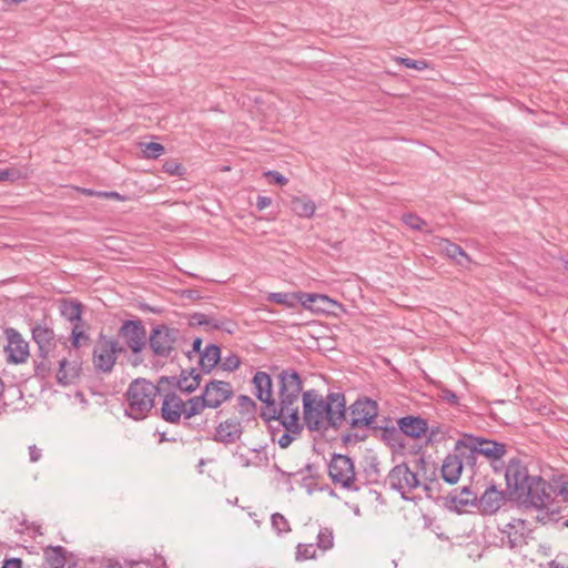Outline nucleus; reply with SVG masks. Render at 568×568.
<instances>
[{
    "instance_id": "nucleus-1",
    "label": "nucleus",
    "mask_w": 568,
    "mask_h": 568,
    "mask_svg": "<svg viewBox=\"0 0 568 568\" xmlns=\"http://www.w3.org/2000/svg\"><path fill=\"white\" fill-rule=\"evenodd\" d=\"M303 419L311 432L337 429L346 419V402L342 393L323 397L316 389L301 392Z\"/></svg>"
},
{
    "instance_id": "nucleus-2",
    "label": "nucleus",
    "mask_w": 568,
    "mask_h": 568,
    "mask_svg": "<svg viewBox=\"0 0 568 568\" xmlns=\"http://www.w3.org/2000/svg\"><path fill=\"white\" fill-rule=\"evenodd\" d=\"M278 402L273 397L272 392V379L271 376L265 372H257L253 377V385L255 388V396L263 402L265 405L261 410V416L264 417H275L283 413L284 409V399H287L285 395H290L288 385L293 386V395L288 398H292V406L298 403L301 397V392L303 390L302 378L297 372L293 369H284L278 376Z\"/></svg>"
},
{
    "instance_id": "nucleus-3",
    "label": "nucleus",
    "mask_w": 568,
    "mask_h": 568,
    "mask_svg": "<svg viewBox=\"0 0 568 568\" xmlns=\"http://www.w3.org/2000/svg\"><path fill=\"white\" fill-rule=\"evenodd\" d=\"M158 395L159 388L153 383L144 378L134 379L125 393V414L136 420L145 418L154 407Z\"/></svg>"
},
{
    "instance_id": "nucleus-4",
    "label": "nucleus",
    "mask_w": 568,
    "mask_h": 568,
    "mask_svg": "<svg viewBox=\"0 0 568 568\" xmlns=\"http://www.w3.org/2000/svg\"><path fill=\"white\" fill-rule=\"evenodd\" d=\"M233 395L230 383L213 379L209 382L200 396L190 398L189 415H199L205 408H217Z\"/></svg>"
},
{
    "instance_id": "nucleus-5",
    "label": "nucleus",
    "mask_w": 568,
    "mask_h": 568,
    "mask_svg": "<svg viewBox=\"0 0 568 568\" xmlns=\"http://www.w3.org/2000/svg\"><path fill=\"white\" fill-rule=\"evenodd\" d=\"M286 390H288L290 395H285V397L290 398L293 395V386L288 385ZM264 419L266 422H277L284 427L285 432L277 439V444L281 448H287L303 429L302 424L300 423L298 403L292 406V398L284 399V409L282 414L276 415L275 417H264Z\"/></svg>"
},
{
    "instance_id": "nucleus-6",
    "label": "nucleus",
    "mask_w": 568,
    "mask_h": 568,
    "mask_svg": "<svg viewBox=\"0 0 568 568\" xmlns=\"http://www.w3.org/2000/svg\"><path fill=\"white\" fill-rule=\"evenodd\" d=\"M123 352L124 348L118 339L100 334L92 351V363L95 371L103 374L111 373L118 356Z\"/></svg>"
},
{
    "instance_id": "nucleus-7",
    "label": "nucleus",
    "mask_w": 568,
    "mask_h": 568,
    "mask_svg": "<svg viewBox=\"0 0 568 568\" xmlns=\"http://www.w3.org/2000/svg\"><path fill=\"white\" fill-rule=\"evenodd\" d=\"M517 496L526 507L542 510L552 503V487L540 476H535Z\"/></svg>"
},
{
    "instance_id": "nucleus-8",
    "label": "nucleus",
    "mask_w": 568,
    "mask_h": 568,
    "mask_svg": "<svg viewBox=\"0 0 568 568\" xmlns=\"http://www.w3.org/2000/svg\"><path fill=\"white\" fill-rule=\"evenodd\" d=\"M386 483L406 500H410L409 494L420 486L417 471L406 463L393 467L387 475Z\"/></svg>"
},
{
    "instance_id": "nucleus-9",
    "label": "nucleus",
    "mask_w": 568,
    "mask_h": 568,
    "mask_svg": "<svg viewBox=\"0 0 568 568\" xmlns=\"http://www.w3.org/2000/svg\"><path fill=\"white\" fill-rule=\"evenodd\" d=\"M328 476L334 485L348 490H357L355 486L356 473L352 458L342 454H334L328 464Z\"/></svg>"
},
{
    "instance_id": "nucleus-10",
    "label": "nucleus",
    "mask_w": 568,
    "mask_h": 568,
    "mask_svg": "<svg viewBox=\"0 0 568 568\" xmlns=\"http://www.w3.org/2000/svg\"><path fill=\"white\" fill-rule=\"evenodd\" d=\"M457 446L469 449L473 454H479L489 460H498L506 455V445L484 437L464 435L457 442Z\"/></svg>"
},
{
    "instance_id": "nucleus-11",
    "label": "nucleus",
    "mask_w": 568,
    "mask_h": 568,
    "mask_svg": "<svg viewBox=\"0 0 568 568\" xmlns=\"http://www.w3.org/2000/svg\"><path fill=\"white\" fill-rule=\"evenodd\" d=\"M179 329L164 324L153 327L149 336V345L153 354L159 357H170L175 349Z\"/></svg>"
},
{
    "instance_id": "nucleus-12",
    "label": "nucleus",
    "mask_w": 568,
    "mask_h": 568,
    "mask_svg": "<svg viewBox=\"0 0 568 568\" xmlns=\"http://www.w3.org/2000/svg\"><path fill=\"white\" fill-rule=\"evenodd\" d=\"M378 407L376 402L369 398H361L349 407L347 422L353 428H363L371 426L377 417Z\"/></svg>"
},
{
    "instance_id": "nucleus-13",
    "label": "nucleus",
    "mask_w": 568,
    "mask_h": 568,
    "mask_svg": "<svg viewBox=\"0 0 568 568\" xmlns=\"http://www.w3.org/2000/svg\"><path fill=\"white\" fill-rule=\"evenodd\" d=\"M531 534L526 520L515 518L500 529V539L504 545L509 548H521L527 545V540Z\"/></svg>"
},
{
    "instance_id": "nucleus-14",
    "label": "nucleus",
    "mask_w": 568,
    "mask_h": 568,
    "mask_svg": "<svg viewBox=\"0 0 568 568\" xmlns=\"http://www.w3.org/2000/svg\"><path fill=\"white\" fill-rule=\"evenodd\" d=\"M4 334L8 339V344L4 346L7 362L10 364L26 363L30 355L28 342L12 327L6 328Z\"/></svg>"
},
{
    "instance_id": "nucleus-15",
    "label": "nucleus",
    "mask_w": 568,
    "mask_h": 568,
    "mask_svg": "<svg viewBox=\"0 0 568 568\" xmlns=\"http://www.w3.org/2000/svg\"><path fill=\"white\" fill-rule=\"evenodd\" d=\"M190 409V399L184 402L180 396L175 393H169L164 396L162 407H161V417L171 424H176L184 417L185 419H190L195 415H189Z\"/></svg>"
},
{
    "instance_id": "nucleus-16",
    "label": "nucleus",
    "mask_w": 568,
    "mask_h": 568,
    "mask_svg": "<svg viewBox=\"0 0 568 568\" xmlns=\"http://www.w3.org/2000/svg\"><path fill=\"white\" fill-rule=\"evenodd\" d=\"M119 335L134 354L141 353L145 347L146 331L140 320L123 322L119 329Z\"/></svg>"
},
{
    "instance_id": "nucleus-17",
    "label": "nucleus",
    "mask_w": 568,
    "mask_h": 568,
    "mask_svg": "<svg viewBox=\"0 0 568 568\" xmlns=\"http://www.w3.org/2000/svg\"><path fill=\"white\" fill-rule=\"evenodd\" d=\"M267 301L278 304L285 305L286 307L293 308L297 304H302L304 307L311 308L313 303L317 301L331 302V300L325 295L313 294V293H270L267 296Z\"/></svg>"
},
{
    "instance_id": "nucleus-18",
    "label": "nucleus",
    "mask_w": 568,
    "mask_h": 568,
    "mask_svg": "<svg viewBox=\"0 0 568 568\" xmlns=\"http://www.w3.org/2000/svg\"><path fill=\"white\" fill-rule=\"evenodd\" d=\"M32 339L38 345L39 356L47 358L57 346L55 334L47 322H37L31 329Z\"/></svg>"
},
{
    "instance_id": "nucleus-19",
    "label": "nucleus",
    "mask_w": 568,
    "mask_h": 568,
    "mask_svg": "<svg viewBox=\"0 0 568 568\" xmlns=\"http://www.w3.org/2000/svg\"><path fill=\"white\" fill-rule=\"evenodd\" d=\"M535 476L528 474L527 467L519 459H510L505 471V479L508 488H511L516 495Z\"/></svg>"
},
{
    "instance_id": "nucleus-20",
    "label": "nucleus",
    "mask_w": 568,
    "mask_h": 568,
    "mask_svg": "<svg viewBox=\"0 0 568 568\" xmlns=\"http://www.w3.org/2000/svg\"><path fill=\"white\" fill-rule=\"evenodd\" d=\"M506 500V493L497 489L495 485H490L478 498L477 507L483 514L493 515L501 508Z\"/></svg>"
},
{
    "instance_id": "nucleus-21",
    "label": "nucleus",
    "mask_w": 568,
    "mask_h": 568,
    "mask_svg": "<svg viewBox=\"0 0 568 568\" xmlns=\"http://www.w3.org/2000/svg\"><path fill=\"white\" fill-rule=\"evenodd\" d=\"M242 434V425L237 418H229L216 428L215 439L217 442L230 444L236 442Z\"/></svg>"
},
{
    "instance_id": "nucleus-22",
    "label": "nucleus",
    "mask_w": 568,
    "mask_h": 568,
    "mask_svg": "<svg viewBox=\"0 0 568 568\" xmlns=\"http://www.w3.org/2000/svg\"><path fill=\"white\" fill-rule=\"evenodd\" d=\"M399 429L412 438H419L426 434L428 426L426 419L415 416H405L397 422Z\"/></svg>"
},
{
    "instance_id": "nucleus-23",
    "label": "nucleus",
    "mask_w": 568,
    "mask_h": 568,
    "mask_svg": "<svg viewBox=\"0 0 568 568\" xmlns=\"http://www.w3.org/2000/svg\"><path fill=\"white\" fill-rule=\"evenodd\" d=\"M463 462L457 455H448L442 466V477L448 484H455L460 478Z\"/></svg>"
},
{
    "instance_id": "nucleus-24",
    "label": "nucleus",
    "mask_w": 568,
    "mask_h": 568,
    "mask_svg": "<svg viewBox=\"0 0 568 568\" xmlns=\"http://www.w3.org/2000/svg\"><path fill=\"white\" fill-rule=\"evenodd\" d=\"M438 246L448 258L455 261L457 264L462 266L470 262V257L462 248V246L452 243L447 239H438Z\"/></svg>"
},
{
    "instance_id": "nucleus-25",
    "label": "nucleus",
    "mask_w": 568,
    "mask_h": 568,
    "mask_svg": "<svg viewBox=\"0 0 568 568\" xmlns=\"http://www.w3.org/2000/svg\"><path fill=\"white\" fill-rule=\"evenodd\" d=\"M450 503L458 513H463L468 506H478V498L468 487H464L460 491L450 495Z\"/></svg>"
},
{
    "instance_id": "nucleus-26",
    "label": "nucleus",
    "mask_w": 568,
    "mask_h": 568,
    "mask_svg": "<svg viewBox=\"0 0 568 568\" xmlns=\"http://www.w3.org/2000/svg\"><path fill=\"white\" fill-rule=\"evenodd\" d=\"M221 361V348L215 344H209L200 354L199 364L204 373H210Z\"/></svg>"
},
{
    "instance_id": "nucleus-27",
    "label": "nucleus",
    "mask_w": 568,
    "mask_h": 568,
    "mask_svg": "<svg viewBox=\"0 0 568 568\" xmlns=\"http://www.w3.org/2000/svg\"><path fill=\"white\" fill-rule=\"evenodd\" d=\"M291 209L297 216L310 219L314 215L316 205L307 196H295L291 201Z\"/></svg>"
},
{
    "instance_id": "nucleus-28",
    "label": "nucleus",
    "mask_w": 568,
    "mask_h": 568,
    "mask_svg": "<svg viewBox=\"0 0 568 568\" xmlns=\"http://www.w3.org/2000/svg\"><path fill=\"white\" fill-rule=\"evenodd\" d=\"M65 552L62 546H48L43 551L47 568H63Z\"/></svg>"
},
{
    "instance_id": "nucleus-29",
    "label": "nucleus",
    "mask_w": 568,
    "mask_h": 568,
    "mask_svg": "<svg viewBox=\"0 0 568 568\" xmlns=\"http://www.w3.org/2000/svg\"><path fill=\"white\" fill-rule=\"evenodd\" d=\"M201 377L196 369L183 371L178 378L176 386L180 390L192 393L200 386Z\"/></svg>"
},
{
    "instance_id": "nucleus-30",
    "label": "nucleus",
    "mask_w": 568,
    "mask_h": 568,
    "mask_svg": "<svg viewBox=\"0 0 568 568\" xmlns=\"http://www.w3.org/2000/svg\"><path fill=\"white\" fill-rule=\"evenodd\" d=\"M60 313L68 322H79L82 317V304L75 301H62L60 304Z\"/></svg>"
},
{
    "instance_id": "nucleus-31",
    "label": "nucleus",
    "mask_w": 568,
    "mask_h": 568,
    "mask_svg": "<svg viewBox=\"0 0 568 568\" xmlns=\"http://www.w3.org/2000/svg\"><path fill=\"white\" fill-rule=\"evenodd\" d=\"M237 327V323L231 318L210 315L206 331L216 329L227 334H234Z\"/></svg>"
},
{
    "instance_id": "nucleus-32",
    "label": "nucleus",
    "mask_w": 568,
    "mask_h": 568,
    "mask_svg": "<svg viewBox=\"0 0 568 568\" xmlns=\"http://www.w3.org/2000/svg\"><path fill=\"white\" fill-rule=\"evenodd\" d=\"M69 362L63 358L59 362V369L57 373V379L62 385H68L71 383L72 378L75 376L74 368L68 369Z\"/></svg>"
},
{
    "instance_id": "nucleus-33",
    "label": "nucleus",
    "mask_w": 568,
    "mask_h": 568,
    "mask_svg": "<svg viewBox=\"0 0 568 568\" xmlns=\"http://www.w3.org/2000/svg\"><path fill=\"white\" fill-rule=\"evenodd\" d=\"M317 546L313 544H298L296 549L297 560H307L316 557Z\"/></svg>"
},
{
    "instance_id": "nucleus-34",
    "label": "nucleus",
    "mask_w": 568,
    "mask_h": 568,
    "mask_svg": "<svg viewBox=\"0 0 568 568\" xmlns=\"http://www.w3.org/2000/svg\"><path fill=\"white\" fill-rule=\"evenodd\" d=\"M142 152L146 159H158L164 153V146L156 142L142 144Z\"/></svg>"
},
{
    "instance_id": "nucleus-35",
    "label": "nucleus",
    "mask_w": 568,
    "mask_h": 568,
    "mask_svg": "<svg viewBox=\"0 0 568 568\" xmlns=\"http://www.w3.org/2000/svg\"><path fill=\"white\" fill-rule=\"evenodd\" d=\"M402 220L408 227L416 231H425V226H427L425 220L413 213L404 214Z\"/></svg>"
},
{
    "instance_id": "nucleus-36",
    "label": "nucleus",
    "mask_w": 568,
    "mask_h": 568,
    "mask_svg": "<svg viewBox=\"0 0 568 568\" xmlns=\"http://www.w3.org/2000/svg\"><path fill=\"white\" fill-rule=\"evenodd\" d=\"M333 532L328 528H323L317 535V547L322 550H327L333 547Z\"/></svg>"
},
{
    "instance_id": "nucleus-37",
    "label": "nucleus",
    "mask_w": 568,
    "mask_h": 568,
    "mask_svg": "<svg viewBox=\"0 0 568 568\" xmlns=\"http://www.w3.org/2000/svg\"><path fill=\"white\" fill-rule=\"evenodd\" d=\"M271 519L272 527L277 534L287 532L291 530L290 524L283 515L278 513L273 514Z\"/></svg>"
},
{
    "instance_id": "nucleus-38",
    "label": "nucleus",
    "mask_w": 568,
    "mask_h": 568,
    "mask_svg": "<svg viewBox=\"0 0 568 568\" xmlns=\"http://www.w3.org/2000/svg\"><path fill=\"white\" fill-rule=\"evenodd\" d=\"M241 359L236 354L231 353L230 355L221 358L220 365L223 371L233 372L239 368Z\"/></svg>"
},
{
    "instance_id": "nucleus-39",
    "label": "nucleus",
    "mask_w": 568,
    "mask_h": 568,
    "mask_svg": "<svg viewBox=\"0 0 568 568\" xmlns=\"http://www.w3.org/2000/svg\"><path fill=\"white\" fill-rule=\"evenodd\" d=\"M397 61L409 69L424 70L426 69L427 62L425 60H414L410 58H398Z\"/></svg>"
},
{
    "instance_id": "nucleus-40",
    "label": "nucleus",
    "mask_w": 568,
    "mask_h": 568,
    "mask_svg": "<svg viewBox=\"0 0 568 568\" xmlns=\"http://www.w3.org/2000/svg\"><path fill=\"white\" fill-rule=\"evenodd\" d=\"M89 339H90L89 334L85 331L70 334V341L74 348H79L82 345L87 344L89 342Z\"/></svg>"
},
{
    "instance_id": "nucleus-41",
    "label": "nucleus",
    "mask_w": 568,
    "mask_h": 568,
    "mask_svg": "<svg viewBox=\"0 0 568 568\" xmlns=\"http://www.w3.org/2000/svg\"><path fill=\"white\" fill-rule=\"evenodd\" d=\"M557 511L549 510V506L546 509L538 510V515L536 516V520L542 525L548 524L551 520H556L555 516Z\"/></svg>"
},
{
    "instance_id": "nucleus-42",
    "label": "nucleus",
    "mask_w": 568,
    "mask_h": 568,
    "mask_svg": "<svg viewBox=\"0 0 568 568\" xmlns=\"http://www.w3.org/2000/svg\"><path fill=\"white\" fill-rule=\"evenodd\" d=\"M209 317L210 315L204 313H194L191 315L190 323L191 325L205 326L207 328Z\"/></svg>"
},
{
    "instance_id": "nucleus-43",
    "label": "nucleus",
    "mask_w": 568,
    "mask_h": 568,
    "mask_svg": "<svg viewBox=\"0 0 568 568\" xmlns=\"http://www.w3.org/2000/svg\"><path fill=\"white\" fill-rule=\"evenodd\" d=\"M163 169L166 173H170L171 175H182L184 173V168L175 162H166L163 165Z\"/></svg>"
},
{
    "instance_id": "nucleus-44",
    "label": "nucleus",
    "mask_w": 568,
    "mask_h": 568,
    "mask_svg": "<svg viewBox=\"0 0 568 568\" xmlns=\"http://www.w3.org/2000/svg\"><path fill=\"white\" fill-rule=\"evenodd\" d=\"M265 175L272 178L274 183L278 185H285L288 182V180L277 171H267Z\"/></svg>"
},
{
    "instance_id": "nucleus-45",
    "label": "nucleus",
    "mask_w": 568,
    "mask_h": 568,
    "mask_svg": "<svg viewBox=\"0 0 568 568\" xmlns=\"http://www.w3.org/2000/svg\"><path fill=\"white\" fill-rule=\"evenodd\" d=\"M2 568H22V560L20 558L6 559Z\"/></svg>"
},
{
    "instance_id": "nucleus-46",
    "label": "nucleus",
    "mask_w": 568,
    "mask_h": 568,
    "mask_svg": "<svg viewBox=\"0 0 568 568\" xmlns=\"http://www.w3.org/2000/svg\"><path fill=\"white\" fill-rule=\"evenodd\" d=\"M272 203V200L271 197L268 196H264V195H260L257 196V200H256V207L262 211L266 207H268Z\"/></svg>"
},
{
    "instance_id": "nucleus-47",
    "label": "nucleus",
    "mask_w": 568,
    "mask_h": 568,
    "mask_svg": "<svg viewBox=\"0 0 568 568\" xmlns=\"http://www.w3.org/2000/svg\"><path fill=\"white\" fill-rule=\"evenodd\" d=\"M30 462L36 463L41 458V449L36 445L29 446Z\"/></svg>"
},
{
    "instance_id": "nucleus-48",
    "label": "nucleus",
    "mask_w": 568,
    "mask_h": 568,
    "mask_svg": "<svg viewBox=\"0 0 568 568\" xmlns=\"http://www.w3.org/2000/svg\"><path fill=\"white\" fill-rule=\"evenodd\" d=\"M239 404L247 410L255 406L254 402L248 396L245 395H241L239 397Z\"/></svg>"
},
{
    "instance_id": "nucleus-49",
    "label": "nucleus",
    "mask_w": 568,
    "mask_h": 568,
    "mask_svg": "<svg viewBox=\"0 0 568 568\" xmlns=\"http://www.w3.org/2000/svg\"><path fill=\"white\" fill-rule=\"evenodd\" d=\"M71 324H72L71 334H74L77 332H84L87 329V324L82 318L79 322H73Z\"/></svg>"
},
{
    "instance_id": "nucleus-50",
    "label": "nucleus",
    "mask_w": 568,
    "mask_h": 568,
    "mask_svg": "<svg viewBox=\"0 0 568 568\" xmlns=\"http://www.w3.org/2000/svg\"><path fill=\"white\" fill-rule=\"evenodd\" d=\"M443 398L446 399L448 403L454 404V405L458 403L457 395L454 392L448 390V389L443 392Z\"/></svg>"
},
{
    "instance_id": "nucleus-51",
    "label": "nucleus",
    "mask_w": 568,
    "mask_h": 568,
    "mask_svg": "<svg viewBox=\"0 0 568 568\" xmlns=\"http://www.w3.org/2000/svg\"><path fill=\"white\" fill-rule=\"evenodd\" d=\"M558 493L565 501H568V480L561 483Z\"/></svg>"
},
{
    "instance_id": "nucleus-52",
    "label": "nucleus",
    "mask_w": 568,
    "mask_h": 568,
    "mask_svg": "<svg viewBox=\"0 0 568 568\" xmlns=\"http://www.w3.org/2000/svg\"><path fill=\"white\" fill-rule=\"evenodd\" d=\"M201 347H202V338L196 337L192 344V352L201 354L203 352V351H201Z\"/></svg>"
},
{
    "instance_id": "nucleus-53",
    "label": "nucleus",
    "mask_w": 568,
    "mask_h": 568,
    "mask_svg": "<svg viewBox=\"0 0 568 568\" xmlns=\"http://www.w3.org/2000/svg\"><path fill=\"white\" fill-rule=\"evenodd\" d=\"M11 176V172L8 170H0V181H7Z\"/></svg>"
},
{
    "instance_id": "nucleus-54",
    "label": "nucleus",
    "mask_w": 568,
    "mask_h": 568,
    "mask_svg": "<svg viewBox=\"0 0 568 568\" xmlns=\"http://www.w3.org/2000/svg\"><path fill=\"white\" fill-rule=\"evenodd\" d=\"M184 295L189 298H199L200 297L199 292L193 291V290H189V291L184 292Z\"/></svg>"
},
{
    "instance_id": "nucleus-55",
    "label": "nucleus",
    "mask_w": 568,
    "mask_h": 568,
    "mask_svg": "<svg viewBox=\"0 0 568 568\" xmlns=\"http://www.w3.org/2000/svg\"><path fill=\"white\" fill-rule=\"evenodd\" d=\"M99 195H103L105 197H112V199L120 197L119 193H116V192H103V193L101 192V193H99Z\"/></svg>"
},
{
    "instance_id": "nucleus-56",
    "label": "nucleus",
    "mask_w": 568,
    "mask_h": 568,
    "mask_svg": "<svg viewBox=\"0 0 568 568\" xmlns=\"http://www.w3.org/2000/svg\"><path fill=\"white\" fill-rule=\"evenodd\" d=\"M549 568H565V566L559 564V562H557V561H555V560H552V561L549 562Z\"/></svg>"
},
{
    "instance_id": "nucleus-57",
    "label": "nucleus",
    "mask_w": 568,
    "mask_h": 568,
    "mask_svg": "<svg viewBox=\"0 0 568 568\" xmlns=\"http://www.w3.org/2000/svg\"><path fill=\"white\" fill-rule=\"evenodd\" d=\"M82 193L87 195H99L100 192H94L93 190L90 189H83Z\"/></svg>"
},
{
    "instance_id": "nucleus-58",
    "label": "nucleus",
    "mask_w": 568,
    "mask_h": 568,
    "mask_svg": "<svg viewBox=\"0 0 568 568\" xmlns=\"http://www.w3.org/2000/svg\"><path fill=\"white\" fill-rule=\"evenodd\" d=\"M2 1L6 3H10V4H18V3L26 2L27 0H2Z\"/></svg>"
},
{
    "instance_id": "nucleus-59",
    "label": "nucleus",
    "mask_w": 568,
    "mask_h": 568,
    "mask_svg": "<svg viewBox=\"0 0 568 568\" xmlns=\"http://www.w3.org/2000/svg\"><path fill=\"white\" fill-rule=\"evenodd\" d=\"M3 392H4V383L0 378V397L2 396Z\"/></svg>"
},
{
    "instance_id": "nucleus-60",
    "label": "nucleus",
    "mask_w": 568,
    "mask_h": 568,
    "mask_svg": "<svg viewBox=\"0 0 568 568\" xmlns=\"http://www.w3.org/2000/svg\"><path fill=\"white\" fill-rule=\"evenodd\" d=\"M562 527L568 528V518L562 521Z\"/></svg>"
},
{
    "instance_id": "nucleus-61",
    "label": "nucleus",
    "mask_w": 568,
    "mask_h": 568,
    "mask_svg": "<svg viewBox=\"0 0 568 568\" xmlns=\"http://www.w3.org/2000/svg\"><path fill=\"white\" fill-rule=\"evenodd\" d=\"M565 268L568 271V260L565 262Z\"/></svg>"
}]
</instances>
